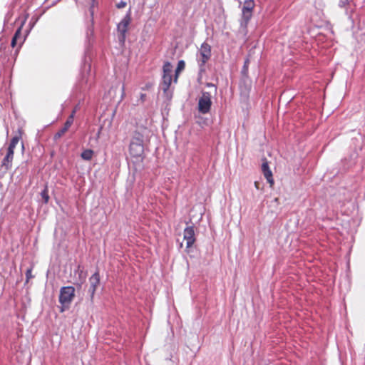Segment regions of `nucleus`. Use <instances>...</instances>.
Returning a JSON list of instances; mask_svg holds the SVG:
<instances>
[{
	"label": "nucleus",
	"instance_id": "12",
	"mask_svg": "<svg viewBox=\"0 0 365 365\" xmlns=\"http://www.w3.org/2000/svg\"><path fill=\"white\" fill-rule=\"evenodd\" d=\"M21 135H22V130L21 129H19L18 133L11 138L8 148H11V150H14V148H16V145L18 144L20 139L21 138Z\"/></svg>",
	"mask_w": 365,
	"mask_h": 365
},
{
	"label": "nucleus",
	"instance_id": "23",
	"mask_svg": "<svg viewBox=\"0 0 365 365\" xmlns=\"http://www.w3.org/2000/svg\"><path fill=\"white\" fill-rule=\"evenodd\" d=\"M207 86L209 87H213L215 88V91H217V87H215V86L213 84L207 83Z\"/></svg>",
	"mask_w": 365,
	"mask_h": 365
},
{
	"label": "nucleus",
	"instance_id": "13",
	"mask_svg": "<svg viewBox=\"0 0 365 365\" xmlns=\"http://www.w3.org/2000/svg\"><path fill=\"white\" fill-rule=\"evenodd\" d=\"M185 64L184 61L180 60V61H178V66H177V68L175 70V78L173 79V81L175 83H176L177 81H178L179 73L185 68Z\"/></svg>",
	"mask_w": 365,
	"mask_h": 365
},
{
	"label": "nucleus",
	"instance_id": "3",
	"mask_svg": "<svg viewBox=\"0 0 365 365\" xmlns=\"http://www.w3.org/2000/svg\"><path fill=\"white\" fill-rule=\"evenodd\" d=\"M212 106V95L207 91H202L199 98L197 109L199 113L207 114L210 112Z\"/></svg>",
	"mask_w": 365,
	"mask_h": 365
},
{
	"label": "nucleus",
	"instance_id": "14",
	"mask_svg": "<svg viewBox=\"0 0 365 365\" xmlns=\"http://www.w3.org/2000/svg\"><path fill=\"white\" fill-rule=\"evenodd\" d=\"M93 155V151L91 149L83 150L81 155V158L85 160H90Z\"/></svg>",
	"mask_w": 365,
	"mask_h": 365
},
{
	"label": "nucleus",
	"instance_id": "9",
	"mask_svg": "<svg viewBox=\"0 0 365 365\" xmlns=\"http://www.w3.org/2000/svg\"><path fill=\"white\" fill-rule=\"evenodd\" d=\"M130 21V11L125 15V16L121 20L118 24V31L121 34L123 39L125 37V33L128 30V26Z\"/></svg>",
	"mask_w": 365,
	"mask_h": 365
},
{
	"label": "nucleus",
	"instance_id": "11",
	"mask_svg": "<svg viewBox=\"0 0 365 365\" xmlns=\"http://www.w3.org/2000/svg\"><path fill=\"white\" fill-rule=\"evenodd\" d=\"M76 112V108L73 110L72 113L70 115V116L66 120L63 128L57 133V135L58 137H61L64 133H66L68 130V129L70 128V126L72 125Z\"/></svg>",
	"mask_w": 365,
	"mask_h": 365
},
{
	"label": "nucleus",
	"instance_id": "21",
	"mask_svg": "<svg viewBox=\"0 0 365 365\" xmlns=\"http://www.w3.org/2000/svg\"><path fill=\"white\" fill-rule=\"evenodd\" d=\"M26 279L27 281L31 279L32 277V274H31V269H29L26 272Z\"/></svg>",
	"mask_w": 365,
	"mask_h": 365
},
{
	"label": "nucleus",
	"instance_id": "24",
	"mask_svg": "<svg viewBox=\"0 0 365 365\" xmlns=\"http://www.w3.org/2000/svg\"><path fill=\"white\" fill-rule=\"evenodd\" d=\"M346 2V1H341L340 3H339V6H343L345 5Z\"/></svg>",
	"mask_w": 365,
	"mask_h": 365
},
{
	"label": "nucleus",
	"instance_id": "10",
	"mask_svg": "<svg viewBox=\"0 0 365 365\" xmlns=\"http://www.w3.org/2000/svg\"><path fill=\"white\" fill-rule=\"evenodd\" d=\"M14 150H11V148H8L7 153L2 161V166L7 170L11 168V163L14 158Z\"/></svg>",
	"mask_w": 365,
	"mask_h": 365
},
{
	"label": "nucleus",
	"instance_id": "5",
	"mask_svg": "<svg viewBox=\"0 0 365 365\" xmlns=\"http://www.w3.org/2000/svg\"><path fill=\"white\" fill-rule=\"evenodd\" d=\"M255 7V2L253 0H245L244 6L242 9V21L241 26L246 27L248 21L252 16V11Z\"/></svg>",
	"mask_w": 365,
	"mask_h": 365
},
{
	"label": "nucleus",
	"instance_id": "19",
	"mask_svg": "<svg viewBox=\"0 0 365 365\" xmlns=\"http://www.w3.org/2000/svg\"><path fill=\"white\" fill-rule=\"evenodd\" d=\"M127 5L126 2L124 1H120V2H118L117 4H116V6L118 9H123L124 7H125Z\"/></svg>",
	"mask_w": 365,
	"mask_h": 365
},
{
	"label": "nucleus",
	"instance_id": "4",
	"mask_svg": "<svg viewBox=\"0 0 365 365\" xmlns=\"http://www.w3.org/2000/svg\"><path fill=\"white\" fill-rule=\"evenodd\" d=\"M162 89L166 93L173 81V66L170 62H165L163 67Z\"/></svg>",
	"mask_w": 365,
	"mask_h": 365
},
{
	"label": "nucleus",
	"instance_id": "22",
	"mask_svg": "<svg viewBox=\"0 0 365 365\" xmlns=\"http://www.w3.org/2000/svg\"><path fill=\"white\" fill-rule=\"evenodd\" d=\"M121 91H122L121 98H123L125 95V86L124 85L122 86Z\"/></svg>",
	"mask_w": 365,
	"mask_h": 365
},
{
	"label": "nucleus",
	"instance_id": "15",
	"mask_svg": "<svg viewBox=\"0 0 365 365\" xmlns=\"http://www.w3.org/2000/svg\"><path fill=\"white\" fill-rule=\"evenodd\" d=\"M263 174L267 182L270 184L271 186H272L274 184V179L272 178V171L270 170H266L264 173H263Z\"/></svg>",
	"mask_w": 365,
	"mask_h": 365
},
{
	"label": "nucleus",
	"instance_id": "29",
	"mask_svg": "<svg viewBox=\"0 0 365 365\" xmlns=\"http://www.w3.org/2000/svg\"><path fill=\"white\" fill-rule=\"evenodd\" d=\"M21 146H22V149L24 150V145L23 143H21Z\"/></svg>",
	"mask_w": 365,
	"mask_h": 365
},
{
	"label": "nucleus",
	"instance_id": "16",
	"mask_svg": "<svg viewBox=\"0 0 365 365\" xmlns=\"http://www.w3.org/2000/svg\"><path fill=\"white\" fill-rule=\"evenodd\" d=\"M20 36H21V27L19 29H17V31L15 32L14 36L12 38L11 43L12 47L16 46V45L17 43V40L19 39Z\"/></svg>",
	"mask_w": 365,
	"mask_h": 365
},
{
	"label": "nucleus",
	"instance_id": "2",
	"mask_svg": "<svg viewBox=\"0 0 365 365\" xmlns=\"http://www.w3.org/2000/svg\"><path fill=\"white\" fill-rule=\"evenodd\" d=\"M74 297L75 288L73 287H63L60 290L59 302L64 308H68Z\"/></svg>",
	"mask_w": 365,
	"mask_h": 365
},
{
	"label": "nucleus",
	"instance_id": "28",
	"mask_svg": "<svg viewBox=\"0 0 365 365\" xmlns=\"http://www.w3.org/2000/svg\"><path fill=\"white\" fill-rule=\"evenodd\" d=\"M247 63H248V60H247L245 63V68L247 66Z\"/></svg>",
	"mask_w": 365,
	"mask_h": 365
},
{
	"label": "nucleus",
	"instance_id": "7",
	"mask_svg": "<svg viewBox=\"0 0 365 365\" xmlns=\"http://www.w3.org/2000/svg\"><path fill=\"white\" fill-rule=\"evenodd\" d=\"M90 287L88 289V293L91 297V300H93V297L98 286L100 284V274L97 271L89 278Z\"/></svg>",
	"mask_w": 365,
	"mask_h": 365
},
{
	"label": "nucleus",
	"instance_id": "26",
	"mask_svg": "<svg viewBox=\"0 0 365 365\" xmlns=\"http://www.w3.org/2000/svg\"><path fill=\"white\" fill-rule=\"evenodd\" d=\"M145 94H143V93H141V95H140V98L142 99V101H143V100H144V98H145Z\"/></svg>",
	"mask_w": 365,
	"mask_h": 365
},
{
	"label": "nucleus",
	"instance_id": "20",
	"mask_svg": "<svg viewBox=\"0 0 365 365\" xmlns=\"http://www.w3.org/2000/svg\"><path fill=\"white\" fill-rule=\"evenodd\" d=\"M270 170V169L269 168L267 162L263 163L262 165V173H264L266 170Z\"/></svg>",
	"mask_w": 365,
	"mask_h": 365
},
{
	"label": "nucleus",
	"instance_id": "8",
	"mask_svg": "<svg viewBox=\"0 0 365 365\" xmlns=\"http://www.w3.org/2000/svg\"><path fill=\"white\" fill-rule=\"evenodd\" d=\"M184 240L186 241V248H190L195 242V230L192 226L186 227L184 230Z\"/></svg>",
	"mask_w": 365,
	"mask_h": 365
},
{
	"label": "nucleus",
	"instance_id": "17",
	"mask_svg": "<svg viewBox=\"0 0 365 365\" xmlns=\"http://www.w3.org/2000/svg\"><path fill=\"white\" fill-rule=\"evenodd\" d=\"M76 272L78 274L80 280L79 285L81 286L84 282L86 278V274L83 272V269H81L80 267L78 268Z\"/></svg>",
	"mask_w": 365,
	"mask_h": 365
},
{
	"label": "nucleus",
	"instance_id": "25",
	"mask_svg": "<svg viewBox=\"0 0 365 365\" xmlns=\"http://www.w3.org/2000/svg\"><path fill=\"white\" fill-rule=\"evenodd\" d=\"M274 203H276L277 205L279 204V199L277 197L274 198V201H273Z\"/></svg>",
	"mask_w": 365,
	"mask_h": 365
},
{
	"label": "nucleus",
	"instance_id": "18",
	"mask_svg": "<svg viewBox=\"0 0 365 365\" xmlns=\"http://www.w3.org/2000/svg\"><path fill=\"white\" fill-rule=\"evenodd\" d=\"M41 197L43 200L44 202L47 203L49 200V196H48V189L46 187L41 191Z\"/></svg>",
	"mask_w": 365,
	"mask_h": 365
},
{
	"label": "nucleus",
	"instance_id": "1",
	"mask_svg": "<svg viewBox=\"0 0 365 365\" xmlns=\"http://www.w3.org/2000/svg\"><path fill=\"white\" fill-rule=\"evenodd\" d=\"M129 155L133 163L142 162L144 158V137L139 132H135L130 139Z\"/></svg>",
	"mask_w": 365,
	"mask_h": 365
},
{
	"label": "nucleus",
	"instance_id": "30",
	"mask_svg": "<svg viewBox=\"0 0 365 365\" xmlns=\"http://www.w3.org/2000/svg\"><path fill=\"white\" fill-rule=\"evenodd\" d=\"M63 311H64V309L61 308V312H63Z\"/></svg>",
	"mask_w": 365,
	"mask_h": 365
},
{
	"label": "nucleus",
	"instance_id": "6",
	"mask_svg": "<svg viewBox=\"0 0 365 365\" xmlns=\"http://www.w3.org/2000/svg\"><path fill=\"white\" fill-rule=\"evenodd\" d=\"M211 57V46L207 43H203L199 51H198V61L200 63V66H204L205 63Z\"/></svg>",
	"mask_w": 365,
	"mask_h": 365
},
{
	"label": "nucleus",
	"instance_id": "27",
	"mask_svg": "<svg viewBox=\"0 0 365 365\" xmlns=\"http://www.w3.org/2000/svg\"><path fill=\"white\" fill-rule=\"evenodd\" d=\"M255 186L257 189H259V183L257 182H255Z\"/></svg>",
	"mask_w": 365,
	"mask_h": 365
}]
</instances>
